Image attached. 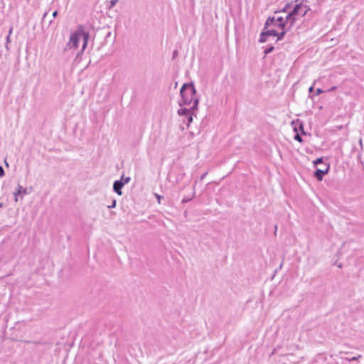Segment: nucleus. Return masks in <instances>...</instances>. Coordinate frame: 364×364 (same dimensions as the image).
I'll return each instance as SVG.
<instances>
[{"label": "nucleus", "mask_w": 364, "mask_h": 364, "mask_svg": "<svg viewBox=\"0 0 364 364\" xmlns=\"http://www.w3.org/2000/svg\"><path fill=\"white\" fill-rule=\"evenodd\" d=\"M181 100L180 105H188L189 108L181 107L178 109V114L180 116L186 115L188 119L187 127L193 121V112L197 109L199 99L196 96V90L192 83H185L180 90Z\"/></svg>", "instance_id": "obj_1"}, {"label": "nucleus", "mask_w": 364, "mask_h": 364, "mask_svg": "<svg viewBox=\"0 0 364 364\" xmlns=\"http://www.w3.org/2000/svg\"><path fill=\"white\" fill-rule=\"evenodd\" d=\"M88 38L89 33L85 31L83 26H79L77 30L70 34L68 46L70 48H77L79 41L82 40L83 41L82 51H83L87 45Z\"/></svg>", "instance_id": "obj_2"}, {"label": "nucleus", "mask_w": 364, "mask_h": 364, "mask_svg": "<svg viewBox=\"0 0 364 364\" xmlns=\"http://www.w3.org/2000/svg\"><path fill=\"white\" fill-rule=\"evenodd\" d=\"M309 10L310 8L308 6L299 3L295 5L294 9L286 16V21L290 22V26H291L296 20V16H300L303 17Z\"/></svg>", "instance_id": "obj_3"}, {"label": "nucleus", "mask_w": 364, "mask_h": 364, "mask_svg": "<svg viewBox=\"0 0 364 364\" xmlns=\"http://www.w3.org/2000/svg\"><path fill=\"white\" fill-rule=\"evenodd\" d=\"M285 33V31H282V32L279 33L275 29L267 30L265 31L262 32L259 38V42H265L267 41V37L268 36H277V40H280L284 36Z\"/></svg>", "instance_id": "obj_4"}, {"label": "nucleus", "mask_w": 364, "mask_h": 364, "mask_svg": "<svg viewBox=\"0 0 364 364\" xmlns=\"http://www.w3.org/2000/svg\"><path fill=\"white\" fill-rule=\"evenodd\" d=\"M274 23H278V27L282 28L283 31L286 24H290V22L286 21V18L284 19L283 17H277V18L274 17H269L266 21L264 29H267V27L270 26Z\"/></svg>", "instance_id": "obj_5"}, {"label": "nucleus", "mask_w": 364, "mask_h": 364, "mask_svg": "<svg viewBox=\"0 0 364 364\" xmlns=\"http://www.w3.org/2000/svg\"><path fill=\"white\" fill-rule=\"evenodd\" d=\"M29 192L27 191L26 188H23L20 184H18L17 191L14 193V201H18V196H23L24 195L28 194Z\"/></svg>", "instance_id": "obj_6"}, {"label": "nucleus", "mask_w": 364, "mask_h": 364, "mask_svg": "<svg viewBox=\"0 0 364 364\" xmlns=\"http://www.w3.org/2000/svg\"><path fill=\"white\" fill-rule=\"evenodd\" d=\"M325 166H326V168L324 169L318 168L316 171L314 176L317 178L318 181H321L323 179V176L328 173V169H329V165L326 164Z\"/></svg>", "instance_id": "obj_7"}, {"label": "nucleus", "mask_w": 364, "mask_h": 364, "mask_svg": "<svg viewBox=\"0 0 364 364\" xmlns=\"http://www.w3.org/2000/svg\"><path fill=\"white\" fill-rule=\"evenodd\" d=\"M124 185V183H122V181H116L114 182L113 189L119 196H121L122 193L121 190Z\"/></svg>", "instance_id": "obj_8"}, {"label": "nucleus", "mask_w": 364, "mask_h": 364, "mask_svg": "<svg viewBox=\"0 0 364 364\" xmlns=\"http://www.w3.org/2000/svg\"><path fill=\"white\" fill-rule=\"evenodd\" d=\"M296 123V124H299V129L301 131V134H305V132L304 130V125H303L302 122H300L299 120H296V122L293 121L291 122L292 125H294Z\"/></svg>", "instance_id": "obj_9"}, {"label": "nucleus", "mask_w": 364, "mask_h": 364, "mask_svg": "<svg viewBox=\"0 0 364 364\" xmlns=\"http://www.w3.org/2000/svg\"><path fill=\"white\" fill-rule=\"evenodd\" d=\"M360 358H361V355H358L353 357L351 358H346V360H348L349 361H353V360H358Z\"/></svg>", "instance_id": "obj_10"}, {"label": "nucleus", "mask_w": 364, "mask_h": 364, "mask_svg": "<svg viewBox=\"0 0 364 364\" xmlns=\"http://www.w3.org/2000/svg\"><path fill=\"white\" fill-rule=\"evenodd\" d=\"M122 181H123L122 183H124V184L128 183L129 182V181H130V177H125L124 178V176H122Z\"/></svg>", "instance_id": "obj_11"}, {"label": "nucleus", "mask_w": 364, "mask_h": 364, "mask_svg": "<svg viewBox=\"0 0 364 364\" xmlns=\"http://www.w3.org/2000/svg\"><path fill=\"white\" fill-rule=\"evenodd\" d=\"M294 139L299 142H302V141H303L301 136L299 134H296L294 136Z\"/></svg>", "instance_id": "obj_12"}, {"label": "nucleus", "mask_w": 364, "mask_h": 364, "mask_svg": "<svg viewBox=\"0 0 364 364\" xmlns=\"http://www.w3.org/2000/svg\"><path fill=\"white\" fill-rule=\"evenodd\" d=\"M321 163H323V159H322V158H318V159H317L316 160H315V161H314V164L315 165H317V164H321Z\"/></svg>", "instance_id": "obj_13"}, {"label": "nucleus", "mask_w": 364, "mask_h": 364, "mask_svg": "<svg viewBox=\"0 0 364 364\" xmlns=\"http://www.w3.org/2000/svg\"><path fill=\"white\" fill-rule=\"evenodd\" d=\"M118 0H110V6L109 8H112L117 3Z\"/></svg>", "instance_id": "obj_14"}, {"label": "nucleus", "mask_w": 364, "mask_h": 364, "mask_svg": "<svg viewBox=\"0 0 364 364\" xmlns=\"http://www.w3.org/2000/svg\"><path fill=\"white\" fill-rule=\"evenodd\" d=\"M155 196L157 198V200H158V203H161V200L163 198V196H161L160 195L157 194V193H155L154 194Z\"/></svg>", "instance_id": "obj_15"}, {"label": "nucleus", "mask_w": 364, "mask_h": 364, "mask_svg": "<svg viewBox=\"0 0 364 364\" xmlns=\"http://www.w3.org/2000/svg\"><path fill=\"white\" fill-rule=\"evenodd\" d=\"M11 33H12V28H11L9 29V36H7V38H6V42H7V43L10 42V35L11 34Z\"/></svg>", "instance_id": "obj_16"}, {"label": "nucleus", "mask_w": 364, "mask_h": 364, "mask_svg": "<svg viewBox=\"0 0 364 364\" xmlns=\"http://www.w3.org/2000/svg\"><path fill=\"white\" fill-rule=\"evenodd\" d=\"M274 50V47H270L268 49H267L265 51H264V53L267 55V54H269L270 53L272 50Z\"/></svg>", "instance_id": "obj_17"}, {"label": "nucleus", "mask_w": 364, "mask_h": 364, "mask_svg": "<svg viewBox=\"0 0 364 364\" xmlns=\"http://www.w3.org/2000/svg\"><path fill=\"white\" fill-rule=\"evenodd\" d=\"M323 92V91L321 88H317L316 90V95H320V94H321Z\"/></svg>", "instance_id": "obj_18"}, {"label": "nucleus", "mask_w": 364, "mask_h": 364, "mask_svg": "<svg viewBox=\"0 0 364 364\" xmlns=\"http://www.w3.org/2000/svg\"><path fill=\"white\" fill-rule=\"evenodd\" d=\"M4 176V171L2 166H0V177H3Z\"/></svg>", "instance_id": "obj_19"}, {"label": "nucleus", "mask_w": 364, "mask_h": 364, "mask_svg": "<svg viewBox=\"0 0 364 364\" xmlns=\"http://www.w3.org/2000/svg\"><path fill=\"white\" fill-rule=\"evenodd\" d=\"M115 206H116V200H114L112 201V203L111 204V205H109L108 208H115Z\"/></svg>", "instance_id": "obj_20"}, {"label": "nucleus", "mask_w": 364, "mask_h": 364, "mask_svg": "<svg viewBox=\"0 0 364 364\" xmlns=\"http://www.w3.org/2000/svg\"><path fill=\"white\" fill-rule=\"evenodd\" d=\"M191 200V198H183V199L182 200V203H185L188 202V201H189V200Z\"/></svg>", "instance_id": "obj_21"}, {"label": "nucleus", "mask_w": 364, "mask_h": 364, "mask_svg": "<svg viewBox=\"0 0 364 364\" xmlns=\"http://www.w3.org/2000/svg\"><path fill=\"white\" fill-rule=\"evenodd\" d=\"M58 15V11H55L53 14H52V16L53 18H55Z\"/></svg>", "instance_id": "obj_22"}, {"label": "nucleus", "mask_w": 364, "mask_h": 364, "mask_svg": "<svg viewBox=\"0 0 364 364\" xmlns=\"http://www.w3.org/2000/svg\"><path fill=\"white\" fill-rule=\"evenodd\" d=\"M359 144H360V146L361 149H363V141H362V139H360V140H359Z\"/></svg>", "instance_id": "obj_23"}, {"label": "nucleus", "mask_w": 364, "mask_h": 364, "mask_svg": "<svg viewBox=\"0 0 364 364\" xmlns=\"http://www.w3.org/2000/svg\"><path fill=\"white\" fill-rule=\"evenodd\" d=\"M47 15H48V13H47V12L44 13V14L43 15V21L46 18V17L47 16Z\"/></svg>", "instance_id": "obj_24"}, {"label": "nucleus", "mask_w": 364, "mask_h": 364, "mask_svg": "<svg viewBox=\"0 0 364 364\" xmlns=\"http://www.w3.org/2000/svg\"><path fill=\"white\" fill-rule=\"evenodd\" d=\"M313 90H314V87H313V86L310 87H309V92H313Z\"/></svg>", "instance_id": "obj_25"}, {"label": "nucleus", "mask_w": 364, "mask_h": 364, "mask_svg": "<svg viewBox=\"0 0 364 364\" xmlns=\"http://www.w3.org/2000/svg\"><path fill=\"white\" fill-rule=\"evenodd\" d=\"M334 90H336V87H331L328 91L331 92V91H333Z\"/></svg>", "instance_id": "obj_26"}, {"label": "nucleus", "mask_w": 364, "mask_h": 364, "mask_svg": "<svg viewBox=\"0 0 364 364\" xmlns=\"http://www.w3.org/2000/svg\"><path fill=\"white\" fill-rule=\"evenodd\" d=\"M206 175H207V173H205L204 174H203V175L201 176L200 178H201V179H203V178L205 177V176H206Z\"/></svg>", "instance_id": "obj_27"}, {"label": "nucleus", "mask_w": 364, "mask_h": 364, "mask_svg": "<svg viewBox=\"0 0 364 364\" xmlns=\"http://www.w3.org/2000/svg\"><path fill=\"white\" fill-rule=\"evenodd\" d=\"M271 26H277L278 27V23H274L273 24H272Z\"/></svg>", "instance_id": "obj_28"}, {"label": "nucleus", "mask_w": 364, "mask_h": 364, "mask_svg": "<svg viewBox=\"0 0 364 364\" xmlns=\"http://www.w3.org/2000/svg\"><path fill=\"white\" fill-rule=\"evenodd\" d=\"M287 6H288V5H287V6L284 8V9H283L282 11H286Z\"/></svg>", "instance_id": "obj_29"}, {"label": "nucleus", "mask_w": 364, "mask_h": 364, "mask_svg": "<svg viewBox=\"0 0 364 364\" xmlns=\"http://www.w3.org/2000/svg\"><path fill=\"white\" fill-rule=\"evenodd\" d=\"M52 21H52V20H50V21L48 22V26H49L51 24Z\"/></svg>", "instance_id": "obj_30"}, {"label": "nucleus", "mask_w": 364, "mask_h": 364, "mask_svg": "<svg viewBox=\"0 0 364 364\" xmlns=\"http://www.w3.org/2000/svg\"><path fill=\"white\" fill-rule=\"evenodd\" d=\"M294 131H295V132H297V128H296V127H294Z\"/></svg>", "instance_id": "obj_31"}, {"label": "nucleus", "mask_w": 364, "mask_h": 364, "mask_svg": "<svg viewBox=\"0 0 364 364\" xmlns=\"http://www.w3.org/2000/svg\"><path fill=\"white\" fill-rule=\"evenodd\" d=\"M185 117V119H183V121H186V119L188 120L187 117L186 115H183Z\"/></svg>", "instance_id": "obj_32"}, {"label": "nucleus", "mask_w": 364, "mask_h": 364, "mask_svg": "<svg viewBox=\"0 0 364 364\" xmlns=\"http://www.w3.org/2000/svg\"><path fill=\"white\" fill-rule=\"evenodd\" d=\"M1 207H3V203H0V208H1Z\"/></svg>", "instance_id": "obj_33"}, {"label": "nucleus", "mask_w": 364, "mask_h": 364, "mask_svg": "<svg viewBox=\"0 0 364 364\" xmlns=\"http://www.w3.org/2000/svg\"><path fill=\"white\" fill-rule=\"evenodd\" d=\"M5 164H6V166H9L8 163H7L6 161H5Z\"/></svg>", "instance_id": "obj_34"}]
</instances>
